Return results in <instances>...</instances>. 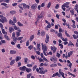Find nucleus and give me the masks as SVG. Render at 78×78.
I'll return each mask as SVG.
<instances>
[{
  "label": "nucleus",
  "instance_id": "nucleus-1",
  "mask_svg": "<svg viewBox=\"0 0 78 78\" xmlns=\"http://www.w3.org/2000/svg\"><path fill=\"white\" fill-rule=\"evenodd\" d=\"M41 45L42 49L43 50L44 54V55H45V56H47V55L45 52L46 51H47V46H46L45 44H44V45L42 43H41Z\"/></svg>",
  "mask_w": 78,
  "mask_h": 78
},
{
  "label": "nucleus",
  "instance_id": "nucleus-2",
  "mask_svg": "<svg viewBox=\"0 0 78 78\" xmlns=\"http://www.w3.org/2000/svg\"><path fill=\"white\" fill-rule=\"evenodd\" d=\"M2 33H3V34H5L4 35V37H5L6 39H7V41H9V38L8 37L6 36V34H7V32L5 31L4 29H2Z\"/></svg>",
  "mask_w": 78,
  "mask_h": 78
},
{
  "label": "nucleus",
  "instance_id": "nucleus-3",
  "mask_svg": "<svg viewBox=\"0 0 78 78\" xmlns=\"http://www.w3.org/2000/svg\"><path fill=\"white\" fill-rule=\"evenodd\" d=\"M0 22L3 23H4L5 22H7L8 20L5 17H3L1 19H0Z\"/></svg>",
  "mask_w": 78,
  "mask_h": 78
},
{
  "label": "nucleus",
  "instance_id": "nucleus-4",
  "mask_svg": "<svg viewBox=\"0 0 78 78\" xmlns=\"http://www.w3.org/2000/svg\"><path fill=\"white\" fill-rule=\"evenodd\" d=\"M51 61H53L54 63H56L57 62V58L53 57L51 58Z\"/></svg>",
  "mask_w": 78,
  "mask_h": 78
},
{
  "label": "nucleus",
  "instance_id": "nucleus-5",
  "mask_svg": "<svg viewBox=\"0 0 78 78\" xmlns=\"http://www.w3.org/2000/svg\"><path fill=\"white\" fill-rule=\"evenodd\" d=\"M58 72L59 74H60V75H61L63 78H66L64 77V73L63 72H62V70H61V69H59Z\"/></svg>",
  "mask_w": 78,
  "mask_h": 78
},
{
  "label": "nucleus",
  "instance_id": "nucleus-6",
  "mask_svg": "<svg viewBox=\"0 0 78 78\" xmlns=\"http://www.w3.org/2000/svg\"><path fill=\"white\" fill-rule=\"evenodd\" d=\"M37 5L36 4H34L31 5V8L32 9H36L37 8Z\"/></svg>",
  "mask_w": 78,
  "mask_h": 78
},
{
  "label": "nucleus",
  "instance_id": "nucleus-7",
  "mask_svg": "<svg viewBox=\"0 0 78 78\" xmlns=\"http://www.w3.org/2000/svg\"><path fill=\"white\" fill-rule=\"evenodd\" d=\"M50 39V37L48 34L46 35V40H45V42L46 44H48V41H49V40Z\"/></svg>",
  "mask_w": 78,
  "mask_h": 78
},
{
  "label": "nucleus",
  "instance_id": "nucleus-8",
  "mask_svg": "<svg viewBox=\"0 0 78 78\" xmlns=\"http://www.w3.org/2000/svg\"><path fill=\"white\" fill-rule=\"evenodd\" d=\"M51 49L52 51H53V53H55L56 52V48L55 46H53H53H51Z\"/></svg>",
  "mask_w": 78,
  "mask_h": 78
},
{
  "label": "nucleus",
  "instance_id": "nucleus-9",
  "mask_svg": "<svg viewBox=\"0 0 78 78\" xmlns=\"http://www.w3.org/2000/svg\"><path fill=\"white\" fill-rule=\"evenodd\" d=\"M73 53V51H71L69 52V53H68V57H70V56H72Z\"/></svg>",
  "mask_w": 78,
  "mask_h": 78
},
{
  "label": "nucleus",
  "instance_id": "nucleus-10",
  "mask_svg": "<svg viewBox=\"0 0 78 78\" xmlns=\"http://www.w3.org/2000/svg\"><path fill=\"white\" fill-rule=\"evenodd\" d=\"M56 76H58V77L61 78V76H59V73L58 72H57L54 74L52 76V77H55Z\"/></svg>",
  "mask_w": 78,
  "mask_h": 78
},
{
  "label": "nucleus",
  "instance_id": "nucleus-11",
  "mask_svg": "<svg viewBox=\"0 0 78 78\" xmlns=\"http://www.w3.org/2000/svg\"><path fill=\"white\" fill-rule=\"evenodd\" d=\"M14 30L13 28L12 27H9V31L10 33H11L12 32L14 31Z\"/></svg>",
  "mask_w": 78,
  "mask_h": 78
},
{
  "label": "nucleus",
  "instance_id": "nucleus-12",
  "mask_svg": "<svg viewBox=\"0 0 78 78\" xmlns=\"http://www.w3.org/2000/svg\"><path fill=\"white\" fill-rule=\"evenodd\" d=\"M17 53V52L16 51L11 50L10 51V54H16Z\"/></svg>",
  "mask_w": 78,
  "mask_h": 78
},
{
  "label": "nucleus",
  "instance_id": "nucleus-13",
  "mask_svg": "<svg viewBox=\"0 0 78 78\" xmlns=\"http://www.w3.org/2000/svg\"><path fill=\"white\" fill-rule=\"evenodd\" d=\"M20 59H21V57L20 56H17L15 58L16 62H17V61L20 60Z\"/></svg>",
  "mask_w": 78,
  "mask_h": 78
},
{
  "label": "nucleus",
  "instance_id": "nucleus-14",
  "mask_svg": "<svg viewBox=\"0 0 78 78\" xmlns=\"http://www.w3.org/2000/svg\"><path fill=\"white\" fill-rule=\"evenodd\" d=\"M26 67L25 66H23L22 67H21L20 68V70H22L23 71H25V69H26Z\"/></svg>",
  "mask_w": 78,
  "mask_h": 78
},
{
  "label": "nucleus",
  "instance_id": "nucleus-15",
  "mask_svg": "<svg viewBox=\"0 0 78 78\" xmlns=\"http://www.w3.org/2000/svg\"><path fill=\"white\" fill-rule=\"evenodd\" d=\"M41 47V45L39 44V43L37 44V48L38 51H41V49L40 48Z\"/></svg>",
  "mask_w": 78,
  "mask_h": 78
},
{
  "label": "nucleus",
  "instance_id": "nucleus-16",
  "mask_svg": "<svg viewBox=\"0 0 78 78\" xmlns=\"http://www.w3.org/2000/svg\"><path fill=\"white\" fill-rule=\"evenodd\" d=\"M26 70L27 72L29 73L31 71V69L27 68H26Z\"/></svg>",
  "mask_w": 78,
  "mask_h": 78
},
{
  "label": "nucleus",
  "instance_id": "nucleus-17",
  "mask_svg": "<svg viewBox=\"0 0 78 78\" xmlns=\"http://www.w3.org/2000/svg\"><path fill=\"white\" fill-rule=\"evenodd\" d=\"M34 35H32L30 37L29 41H32L33 39H34Z\"/></svg>",
  "mask_w": 78,
  "mask_h": 78
},
{
  "label": "nucleus",
  "instance_id": "nucleus-18",
  "mask_svg": "<svg viewBox=\"0 0 78 78\" xmlns=\"http://www.w3.org/2000/svg\"><path fill=\"white\" fill-rule=\"evenodd\" d=\"M70 13L72 15V16H73L74 15V12H75V10H74V9H73L72 10H71L70 11Z\"/></svg>",
  "mask_w": 78,
  "mask_h": 78
},
{
  "label": "nucleus",
  "instance_id": "nucleus-19",
  "mask_svg": "<svg viewBox=\"0 0 78 78\" xmlns=\"http://www.w3.org/2000/svg\"><path fill=\"white\" fill-rule=\"evenodd\" d=\"M45 34V32L44 31L42 30L41 33V35L42 36H44Z\"/></svg>",
  "mask_w": 78,
  "mask_h": 78
},
{
  "label": "nucleus",
  "instance_id": "nucleus-20",
  "mask_svg": "<svg viewBox=\"0 0 78 78\" xmlns=\"http://www.w3.org/2000/svg\"><path fill=\"white\" fill-rule=\"evenodd\" d=\"M14 62H15V60H13L11 61L10 63V65L11 66H12L14 64Z\"/></svg>",
  "mask_w": 78,
  "mask_h": 78
},
{
  "label": "nucleus",
  "instance_id": "nucleus-21",
  "mask_svg": "<svg viewBox=\"0 0 78 78\" xmlns=\"http://www.w3.org/2000/svg\"><path fill=\"white\" fill-rule=\"evenodd\" d=\"M56 66H57V65L55 64H52L50 65L51 67H56Z\"/></svg>",
  "mask_w": 78,
  "mask_h": 78
},
{
  "label": "nucleus",
  "instance_id": "nucleus-22",
  "mask_svg": "<svg viewBox=\"0 0 78 78\" xmlns=\"http://www.w3.org/2000/svg\"><path fill=\"white\" fill-rule=\"evenodd\" d=\"M43 17V15H42V14H41L40 15H39L38 16L37 18V20H39L40 19H41V18H42Z\"/></svg>",
  "mask_w": 78,
  "mask_h": 78
},
{
  "label": "nucleus",
  "instance_id": "nucleus-23",
  "mask_svg": "<svg viewBox=\"0 0 78 78\" xmlns=\"http://www.w3.org/2000/svg\"><path fill=\"white\" fill-rule=\"evenodd\" d=\"M65 35H66V36H67V37H70V35H69V34L68 33H67V31L66 30L65 31Z\"/></svg>",
  "mask_w": 78,
  "mask_h": 78
},
{
  "label": "nucleus",
  "instance_id": "nucleus-24",
  "mask_svg": "<svg viewBox=\"0 0 78 78\" xmlns=\"http://www.w3.org/2000/svg\"><path fill=\"white\" fill-rule=\"evenodd\" d=\"M31 75H32V74L31 73L28 74L27 75V78H30Z\"/></svg>",
  "mask_w": 78,
  "mask_h": 78
},
{
  "label": "nucleus",
  "instance_id": "nucleus-25",
  "mask_svg": "<svg viewBox=\"0 0 78 78\" xmlns=\"http://www.w3.org/2000/svg\"><path fill=\"white\" fill-rule=\"evenodd\" d=\"M69 42H69L68 43V46H70V45H73L74 46V44H73V43L71 42V41H69Z\"/></svg>",
  "mask_w": 78,
  "mask_h": 78
},
{
  "label": "nucleus",
  "instance_id": "nucleus-26",
  "mask_svg": "<svg viewBox=\"0 0 78 78\" xmlns=\"http://www.w3.org/2000/svg\"><path fill=\"white\" fill-rule=\"evenodd\" d=\"M12 39H13V41H14V42H15V43H16V42H17V40H18L17 37H15Z\"/></svg>",
  "mask_w": 78,
  "mask_h": 78
},
{
  "label": "nucleus",
  "instance_id": "nucleus-27",
  "mask_svg": "<svg viewBox=\"0 0 78 78\" xmlns=\"http://www.w3.org/2000/svg\"><path fill=\"white\" fill-rule=\"evenodd\" d=\"M14 29L15 30H17L18 29H20V28L19 27H16L15 25L14 26Z\"/></svg>",
  "mask_w": 78,
  "mask_h": 78
},
{
  "label": "nucleus",
  "instance_id": "nucleus-28",
  "mask_svg": "<svg viewBox=\"0 0 78 78\" xmlns=\"http://www.w3.org/2000/svg\"><path fill=\"white\" fill-rule=\"evenodd\" d=\"M18 25L19 27H22L23 26V24L21 23L20 22H17Z\"/></svg>",
  "mask_w": 78,
  "mask_h": 78
},
{
  "label": "nucleus",
  "instance_id": "nucleus-29",
  "mask_svg": "<svg viewBox=\"0 0 78 78\" xmlns=\"http://www.w3.org/2000/svg\"><path fill=\"white\" fill-rule=\"evenodd\" d=\"M57 36L58 37H61L62 36V33H58L57 34Z\"/></svg>",
  "mask_w": 78,
  "mask_h": 78
},
{
  "label": "nucleus",
  "instance_id": "nucleus-30",
  "mask_svg": "<svg viewBox=\"0 0 78 78\" xmlns=\"http://www.w3.org/2000/svg\"><path fill=\"white\" fill-rule=\"evenodd\" d=\"M16 34L17 37H19V36H20V33L19 32H16Z\"/></svg>",
  "mask_w": 78,
  "mask_h": 78
},
{
  "label": "nucleus",
  "instance_id": "nucleus-31",
  "mask_svg": "<svg viewBox=\"0 0 78 78\" xmlns=\"http://www.w3.org/2000/svg\"><path fill=\"white\" fill-rule=\"evenodd\" d=\"M39 73L43 75V74H44L45 73V71L43 70L40 71H39Z\"/></svg>",
  "mask_w": 78,
  "mask_h": 78
},
{
  "label": "nucleus",
  "instance_id": "nucleus-32",
  "mask_svg": "<svg viewBox=\"0 0 78 78\" xmlns=\"http://www.w3.org/2000/svg\"><path fill=\"white\" fill-rule=\"evenodd\" d=\"M23 5L24 9H26L27 8V4H23Z\"/></svg>",
  "mask_w": 78,
  "mask_h": 78
},
{
  "label": "nucleus",
  "instance_id": "nucleus-33",
  "mask_svg": "<svg viewBox=\"0 0 78 78\" xmlns=\"http://www.w3.org/2000/svg\"><path fill=\"white\" fill-rule=\"evenodd\" d=\"M23 38V37H19L17 38V39H18V41H20V40H22Z\"/></svg>",
  "mask_w": 78,
  "mask_h": 78
},
{
  "label": "nucleus",
  "instance_id": "nucleus-34",
  "mask_svg": "<svg viewBox=\"0 0 78 78\" xmlns=\"http://www.w3.org/2000/svg\"><path fill=\"white\" fill-rule=\"evenodd\" d=\"M15 37V33L13 32L12 35V39H14Z\"/></svg>",
  "mask_w": 78,
  "mask_h": 78
},
{
  "label": "nucleus",
  "instance_id": "nucleus-35",
  "mask_svg": "<svg viewBox=\"0 0 78 78\" xmlns=\"http://www.w3.org/2000/svg\"><path fill=\"white\" fill-rule=\"evenodd\" d=\"M30 41H27L26 42V45L27 46H29V44H30Z\"/></svg>",
  "mask_w": 78,
  "mask_h": 78
},
{
  "label": "nucleus",
  "instance_id": "nucleus-36",
  "mask_svg": "<svg viewBox=\"0 0 78 78\" xmlns=\"http://www.w3.org/2000/svg\"><path fill=\"white\" fill-rule=\"evenodd\" d=\"M51 6V2H49L48 4V6H47V7L48 8H50V7Z\"/></svg>",
  "mask_w": 78,
  "mask_h": 78
},
{
  "label": "nucleus",
  "instance_id": "nucleus-37",
  "mask_svg": "<svg viewBox=\"0 0 78 78\" xmlns=\"http://www.w3.org/2000/svg\"><path fill=\"white\" fill-rule=\"evenodd\" d=\"M13 21L14 23H16L17 22V20H16V18L15 16L13 17Z\"/></svg>",
  "mask_w": 78,
  "mask_h": 78
},
{
  "label": "nucleus",
  "instance_id": "nucleus-38",
  "mask_svg": "<svg viewBox=\"0 0 78 78\" xmlns=\"http://www.w3.org/2000/svg\"><path fill=\"white\" fill-rule=\"evenodd\" d=\"M27 67H33V65L30 64H28L27 65Z\"/></svg>",
  "mask_w": 78,
  "mask_h": 78
},
{
  "label": "nucleus",
  "instance_id": "nucleus-39",
  "mask_svg": "<svg viewBox=\"0 0 78 78\" xmlns=\"http://www.w3.org/2000/svg\"><path fill=\"white\" fill-rule=\"evenodd\" d=\"M43 60H44V61H46V62H49L48 60H47V58H45V57H44L43 58Z\"/></svg>",
  "mask_w": 78,
  "mask_h": 78
},
{
  "label": "nucleus",
  "instance_id": "nucleus-40",
  "mask_svg": "<svg viewBox=\"0 0 78 78\" xmlns=\"http://www.w3.org/2000/svg\"><path fill=\"white\" fill-rule=\"evenodd\" d=\"M10 13L11 14H14L16 13V12L14 11H10Z\"/></svg>",
  "mask_w": 78,
  "mask_h": 78
},
{
  "label": "nucleus",
  "instance_id": "nucleus-41",
  "mask_svg": "<svg viewBox=\"0 0 78 78\" xmlns=\"http://www.w3.org/2000/svg\"><path fill=\"white\" fill-rule=\"evenodd\" d=\"M68 74L70 75H71V76H73V77H75V76L74 75V74H72V73H71L70 72H68Z\"/></svg>",
  "mask_w": 78,
  "mask_h": 78
},
{
  "label": "nucleus",
  "instance_id": "nucleus-42",
  "mask_svg": "<svg viewBox=\"0 0 78 78\" xmlns=\"http://www.w3.org/2000/svg\"><path fill=\"white\" fill-rule=\"evenodd\" d=\"M56 56L57 57V58H60V56H61V55H60V54L57 53V54Z\"/></svg>",
  "mask_w": 78,
  "mask_h": 78
},
{
  "label": "nucleus",
  "instance_id": "nucleus-43",
  "mask_svg": "<svg viewBox=\"0 0 78 78\" xmlns=\"http://www.w3.org/2000/svg\"><path fill=\"white\" fill-rule=\"evenodd\" d=\"M37 67V66L36 65H35V66H34L33 68V71H34V70H36V69Z\"/></svg>",
  "mask_w": 78,
  "mask_h": 78
},
{
  "label": "nucleus",
  "instance_id": "nucleus-44",
  "mask_svg": "<svg viewBox=\"0 0 78 78\" xmlns=\"http://www.w3.org/2000/svg\"><path fill=\"white\" fill-rule=\"evenodd\" d=\"M59 7V5L58 4H57L55 6V9H58Z\"/></svg>",
  "mask_w": 78,
  "mask_h": 78
},
{
  "label": "nucleus",
  "instance_id": "nucleus-45",
  "mask_svg": "<svg viewBox=\"0 0 78 78\" xmlns=\"http://www.w3.org/2000/svg\"><path fill=\"white\" fill-rule=\"evenodd\" d=\"M28 48L29 50H31L33 48V46L31 45L28 47Z\"/></svg>",
  "mask_w": 78,
  "mask_h": 78
},
{
  "label": "nucleus",
  "instance_id": "nucleus-46",
  "mask_svg": "<svg viewBox=\"0 0 78 78\" xmlns=\"http://www.w3.org/2000/svg\"><path fill=\"white\" fill-rule=\"evenodd\" d=\"M75 10H76V9H78V5L76 4L75 6Z\"/></svg>",
  "mask_w": 78,
  "mask_h": 78
},
{
  "label": "nucleus",
  "instance_id": "nucleus-47",
  "mask_svg": "<svg viewBox=\"0 0 78 78\" xmlns=\"http://www.w3.org/2000/svg\"><path fill=\"white\" fill-rule=\"evenodd\" d=\"M28 14L29 17H31V15H32V14H31V12H30L28 13Z\"/></svg>",
  "mask_w": 78,
  "mask_h": 78
},
{
  "label": "nucleus",
  "instance_id": "nucleus-48",
  "mask_svg": "<svg viewBox=\"0 0 78 78\" xmlns=\"http://www.w3.org/2000/svg\"><path fill=\"white\" fill-rule=\"evenodd\" d=\"M41 35V32H40V30L38 31V33H37V35L38 36H40Z\"/></svg>",
  "mask_w": 78,
  "mask_h": 78
},
{
  "label": "nucleus",
  "instance_id": "nucleus-49",
  "mask_svg": "<svg viewBox=\"0 0 78 78\" xmlns=\"http://www.w3.org/2000/svg\"><path fill=\"white\" fill-rule=\"evenodd\" d=\"M66 6H67V5H66V4L65 3L62 6V8L63 7H66Z\"/></svg>",
  "mask_w": 78,
  "mask_h": 78
},
{
  "label": "nucleus",
  "instance_id": "nucleus-50",
  "mask_svg": "<svg viewBox=\"0 0 78 78\" xmlns=\"http://www.w3.org/2000/svg\"><path fill=\"white\" fill-rule=\"evenodd\" d=\"M41 5H39L38 7H37V9H38V10H41Z\"/></svg>",
  "mask_w": 78,
  "mask_h": 78
},
{
  "label": "nucleus",
  "instance_id": "nucleus-51",
  "mask_svg": "<svg viewBox=\"0 0 78 78\" xmlns=\"http://www.w3.org/2000/svg\"><path fill=\"white\" fill-rule=\"evenodd\" d=\"M59 31L58 33H62V29L61 28H60L59 29Z\"/></svg>",
  "mask_w": 78,
  "mask_h": 78
},
{
  "label": "nucleus",
  "instance_id": "nucleus-52",
  "mask_svg": "<svg viewBox=\"0 0 78 78\" xmlns=\"http://www.w3.org/2000/svg\"><path fill=\"white\" fill-rule=\"evenodd\" d=\"M39 59V60L40 62H42V61H44V60H43V59L41 58H39V59Z\"/></svg>",
  "mask_w": 78,
  "mask_h": 78
},
{
  "label": "nucleus",
  "instance_id": "nucleus-53",
  "mask_svg": "<svg viewBox=\"0 0 78 78\" xmlns=\"http://www.w3.org/2000/svg\"><path fill=\"white\" fill-rule=\"evenodd\" d=\"M5 2L7 3H9V2H10V0H5Z\"/></svg>",
  "mask_w": 78,
  "mask_h": 78
},
{
  "label": "nucleus",
  "instance_id": "nucleus-54",
  "mask_svg": "<svg viewBox=\"0 0 78 78\" xmlns=\"http://www.w3.org/2000/svg\"><path fill=\"white\" fill-rule=\"evenodd\" d=\"M17 47L18 48H19V49H20V48H20V44H18L17 45Z\"/></svg>",
  "mask_w": 78,
  "mask_h": 78
},
{
  "label": "nucleus",
  "instance_id": "nucleus-55",
  "mask_svg": "<svg viewBox=\"0 0 78 78\" xmlns=\"http://www.w3.org/2000/svg\"><path fill=\"white\" fill-rule=\"evenodd\" d=\"M1 5H3L4 6H7V4L5 3H2L1 4Z\"/></svg>",
  "mask_w": 78,
  "mask_h": 78
},
{
  "label": "nucleus",
  "instance_id": "nucleus-56",
  "mask_svg": "<svg viewBox=\"0 0 78 78\" xmlns=\"http://www.w3.org/2000/svg\"><path fill=\"white\" fill-rule=\"evenodd\" d=\"M13 21H12V20H9V24H11V23H13Z\"/></svg>",
  "mask_w": 78,
  "mask_h": 78
},
{
  "label": "nucleus",
  "instance_id": "nucleus-57",
  "mask_svg": "<svg viewBox=\"0 0 78 78\" xmlns=\"http://www.w3.org/2000/svg\"><path fill=\"white\" fill-rule=\"evenodd\" d=\"M1 42L2 43H3V44H5V43H6V41H5V40H2Z\"/></svg>",
  "mask_w": 78,
  "mask_h": 78
},
{
  "label": "nucleus",
  "instance_id": "nucleus-58",
  "mask_svg": "<svg viewBox=\"0 0 78 78\" xmlns=\"http://www.w3.org/2000/svg\"><path fill=\"white\" fill-rule=\"evenodd\" d=\"M39 69L40 70V71H42L43 70H44V68L42 67H41V68L39 67Z\"/></svg>",
  "mask_w": 78,
  "mask_h": 78
},
{
  "label": "nucleus",
  "instance_id": "nucleus-59",
  "mask_svg": "<svg viewBox=\"0 0 78 78\" xmlns=\"http://www.w3.org/2000/svg\"><path fill=\"white\" fill-rule=\"evenodd\" d=\"M31 58L33 59H35V57L34 55H32L31 56Z\"/></svg>",
  "mask_w": 78,
  "mask_h": 78
},
{
  "label": "nucleus",
  "instance_id": "nucleus-60",
  "mask_svg": "<svg viewBox=\"0 0 78 78\" xmlns=\"http://www.w3.org/2000/svg\"><path fill=\"white\" fill-rule=\"evenodd\" d=\"M17 5V3H14L12 4V5L13 6H16Z\"/></svg>",
  "mask_w": 78,
  "mask_h": 78
},
{
  "label": "nucleus",
  "instance_id": "nucleus-61",
  "mask_svg": "<svg viewBox=\"0 0 78 78\" xmlns=\"http://www.w3.org/2000/svg\"><path fill=\"white\" fill-rule=\"evenodd\" d=\"M37 54L38 55H40V52L39 51H36Z\"/></svg>",
  "mask_w": 78,
  "mask_h": 78
},
{
  "label": "nucleus",
  "instance_id": "nucleus-62",
  "mask_svg": "<svg viewBox=\"0 0 78 78\" xmlns=\"http://www.w3.org/2000/svg\"><path fill=\"white\" fill-rule=\"evenodd\" d=\"M44 66H48V63L45 62L44 64Z\"/></svg>",
  "mask_w": 78,
  "mask_h": 78
},
{
  "label": "nucleus",
  "instance_id": "nucleus-63",
  "mask_svg": "<svg viewBox=\"0 0 78 78\" xmlns=\"http://www.w3.org/2000/svg\"><path fill=\"white\" fill-rule=\"evenodd\" d=\"M74 33L75 34H78V32L77 31H75Z\"/></svg>",
  "mask_w": 78,
  "mask_h": 78
},
{
  "label": "nucleus",
  "instance_id": "nucleus-64",
  "mask_svg": "<svg viewBox=\"0 0 78 78\" xmlns=\"http://www.w3.org/2000/svg\"><path fill=\"white\" fill-rule=\"evenodd\" d=\"M63 41H64V42H67V39L66 38H65L64 40H63Z\"/></svg>",
  "mask_w": 78,
  "mask_h": 78
}]
</instances>
